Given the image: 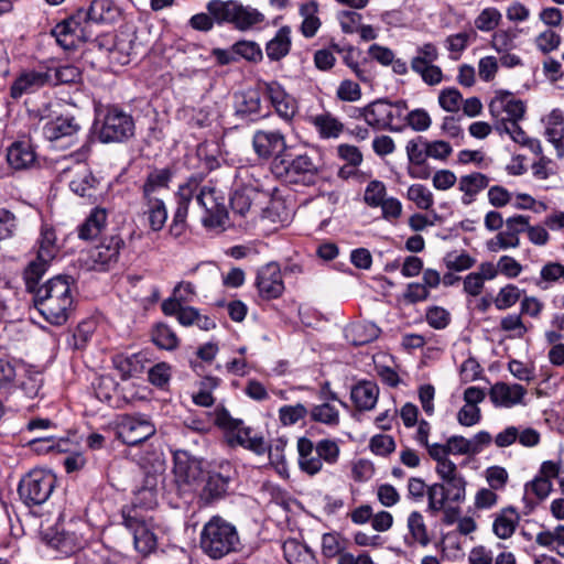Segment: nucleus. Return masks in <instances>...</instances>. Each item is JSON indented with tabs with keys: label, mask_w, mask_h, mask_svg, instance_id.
I'll list each match as a JSON object with an SVG mask.
<instances>
[{
	"label": "nucleus",
	"mask_w": 564,
	"mask_h": 564,
	"mask_svg": "<svg viewBox=\"0 0 564 564\" xmlns=\"http://www.w3.org/2000/svg\"><path fill=\"white\" fill-rule=\"evenodd\" d=\"M143 215L147 217L150 228L160 231L167 219V210L164 202L159 197H143Z\"/></svg>",
	"instance_id": "nucleus-34"
},
{
	"label": "nucleus",
	"mask_w": 564,
	"mask_h": 564,
	"mask_svg": "<svg viewBox=\"0 0 564 564\" xmlns=\"http://www.w3.org/2000/svg\"><path fill=\"white\" fill-rule=\"evenodd\" d=\"M95 395L98 400L107 403L109 406H120L117 399V381L110 376H100L93 383Z\"/></svg>",
	"instance_id": "nucleus-41"
},
{
	"label": "nucleus",
	"mask_w": 564,
	"mask_h": 564,
	"mask_svg": "<svg viewBox=\"0 0 564 564\" xmlns=\"http://www.w3.org/2000/svg\"><path fill=\"white\" fill-rule=\"evenodd\" d=\"M51 34L61 47L70 51L76 48L79 42L87 41L91 32L87 29V23H84L80 14L76 12L57 23L52 29Z\"/></svg>",
	"instance_id": "nucleus-11"
},
{
	"label": "nucleus",
	"mask_w": 564,
	"mask_h": 564,
	"mask_svg": "<svg viewBox=\"0 0 564 564\" xmlns=\"http://www.w3.org/2000/svg\"><path fill=\"white\" fill-rule=\"evenodd\" d=\"M297 454H299V467L300 469L310 475L314 476L322 471L324 462L317 455L315 451L314 442L307 437H300L297 440Z\"/></svg>",
	"instance_id": "nucleus-22"
},
{
	"label": "nucleus",
	"mask_w": 564,
	"mask_h": 564,
	"mask_svg": "<svg viewBox=\"0 0 564 564\" xmlns=\"http://www.w3.org/2000/svg\"><path fill=\"white\" fill-rule=\"evenodd\" d=\"M416 53L411 59L412 70H419L421 66L433 64L438 58L437 47L433 43H424L416 48Z\"/></svg>",
	"instance_id": "nucleus-57"
},
{
	"label": "nucleus",
	"mask_w": 564,
	"mask_h": 564,
	"mask_svg": "<svg viewBox=\"0 0 564 564\" xmlns=\"http://www.w3.org/2000/svg\"><path fill=\"white\" fill-rule=\"evenodd\" d=\"M37 256L42 259L53 260L57 254L56 234L52 227L43 225L41 228L40 238L37 239Z\"/></svg>",
	"instance_id": "nucleus-46"
},
{
	"label": "nucleus",
	"mask_w": 564,
	"mask_h": 564,
	"mask_svg": "<svg viewBox=\"0 0 564 564\" xmlns=\"http://www.w3.org/2000/svg\"><path fill=\"white\" fill-rule=\"evenodd\" d=\"M408 528L413 540L425 546L430 543L427 528L423 516L419 511H412L408 517Z\"/></svg>",
	"instance_id": "nucleus-50"
},
{
	"label": "nucleus",
	"mask_w": 564,
	"mask_h": 564,
	"mask_svg": "<svg viewBox=\"0 0 564 564\" xmlns=\"http://www.w3.org/2000/svg\"><path fill=\"white\" fill-rule=\"evenodd\" d=\"M317 455L327 465H335L338 462L340 448L336 441L324 438L314 443Z\"/></svg>",
	"instance_id": "nucleus-55"
},
{
	"label": "nucleus",
	"mask_w": 564,
	"mask_h": 564,
	"mask_svg": "<svg viewBox=\"0 0 564 564\" xmlns=\"http://www.w3.org/2000/svg\"><path fill=\"white\" fill-rule=\"evenodd\" d=\"M521 297V290L514 284H507L499 290L494 304L497 310L505 311L512 307Z\"/></svg>",
	"instance_id": "nucleus-53"
},
{
	"label": "nucleus",
	"mask_w": 564,
	"mask_h": 564,
	"mask_svg": "<svg viewBox=\"0 0 564 564\" xmlns=\"http://www.w3.org/2000/svg\"><path fill=\"white\" fill-rule=\"evenodd\" d=\"M55 485L56 477L52 471L33 469L20 480L18 494L26 507H37L48 500Z\"/></svg>",
	"instance_id": "nucleus-5"
},
{
	"label": "nucleus",
	"mask_w": 564,
	"mask_h": 564,
	"mask_svg": "<svg viewBox=\"0 0 564 564\" xmlns=\"http://www.w3.org/2000/svg\"><path fill=\"white\" fill-rule=\"evenodd\" d=\"M527 389L518 383L496 382L489 390V398L496 408L510 409L524 405Z\"/></svg>",
	"instance_id": "nucleus-19"
},
{
	"label": "nucleus",
	"mask_w": 564,
	"mask_h": 564,
	"mask_svg": "<svg viewBox=\"0 0 564 564\" xmlns=\"http://www.w3.org/2000/svg\"><path fill=\"white\" fill-rule=\"evenodd\" d=\"M236 57L243 58L250 63H259L263 58V53L258 43L249 40H241L232 44Z\"/></svg>",
	"instance_id": "nucleus-49"
},
{
	"label": "nucleus",
	"mask_w": 564,
	"mask_h": 564,
	"mask_svg": "<svg viewBox=\"0 0 564 564\" xmlns=\"http://www.w3.org/2000/svg\"><path fill=\"white\" fill-rule=\"evenodd\" d=\"M202 551L213 560H219L238 551L240 538L237 528L220 516H213L199 534Z\"/></svg>",
	"instance_id": "nucleus-3"
},
{
	"label": "nucleus",
	"mask_w": 564,
	"mask_h": 564,
	"mask_svg": "<svg viewBox=\"0 0 564 564\" xmlns=\"http://www.w3.org/2000/svg\"><path fill=\"white\" fill-rule=\"evenodd\" d=\"M107 225V210L94 208L86 220L78 227V237L83 240L97 238Z\"/></svg>",
	"instance_id": "nucleus-32"
},
{
	"label": "nucleus",
	"mask_w": 564,
	"mask_h": 564,
	"mask_svg": "<svg viewBox=\"0 0 564 564\" xmlns=\"http://www.w3.org/2000/svg\"><path fill=\"white\" fill-rule=\"evenodd\" d=\"M197 189L198 182L194 178L180 186L177 192V207L174 212L173 220L186 223L188 206Z\"/></svg>",
	"instance_id": "nucleus-44"
},
{
	"label": "nucleus",
	"mask_w": 564,
	"mask_h": 564,
	"mask_svg": "<svg viewBox=\"0 0 564 564\" xmlns=\"http://www.w3.org/2000/svg\"><path fill=\"white\" fill-rule=\"evenodd\" d=\"M122 524L132 534L135 550L149 555L158 545L152 518L142 514L138 509H122Z\"/></svg>",
	"instance_id": "nucleus-7"
},
{
	"label": "nucleus",
	"mask_w": 564,
	"mask_h": 564,
	"mask_svg": "<svg viewBox=\"0 0 564 564\" xmlns=\"http://www.w3.org/2000/svg\"><path fill=\"white\" fill-rule=\"evenodd\" d=\"M440 481L427 488L426 511L433 516L444 509L447 502L462 503L466 498V480L455 463H443L435 467Z\"/></svg>",
	"instance_id": "nucleus-2"
},
{
	"label": "nucleus",
	"mask_w": 564,
	"mask_h": 564,
	"mask_svg": "<svg viewBox=\"0 0 564 564\" xmlns=\"http://www.w3.org/2000/svg\"><path fill=\"white\" fill-rule=\"evenodd\" d=\"M152 341L161 349L173 350L178 346V338L166 324H156L151 333Z\"/></svg>",
	"instance_id": "nucleus-47"
},
{
	"label": "nucleus",
	"mask_w": 564,
	"mask_h": 564,
	"mask_svg": "<svg viewBox=\"0 0 564 564\" xmlns=\"http://www.w3.org/2000/svg\"><path fill=\"white\" fill-rule=\"evenodd\" d=\"M516 37L514 30H500L492 35L491 45L498 53L511 51L516 47Z\"/></svg>",
	"instance_id": "nucleus-64"
},
{
	"label": "nucleus",
	"mask_w": 564,
	"mask_h": 564,
	"mask_svg": "<svg viewBox=\"0 0 564 564\" xmlns=\"http://www.w3.org/2000/svg\"><path fill=\"white\" fill-rule=\"evenodd\" d=\"M194 195H196L197 204L204 209L203 225L212 229L224 228L227 220V209L223 198L216 197L215 189L210 186H203Z\"/></svg>",
	"instance_id": "nucleus-12"
},
{
	"label": "nucleus",
	"mask_w": 564,
	"mask_h": 564,
	"mask_svg": "<svg viewBox=\"0 0 564 564\" xmlns=\"http://www.w3.org/2000/svg\"><path fill=\"white\" fill-rule=\"evenodd\" d=\"M519 521L520 514L514 508H503L495 514L492 531L499 539L507 540L514 533Z\"/></svg>",
	"instance_id": "nucleus-31"
},
{
	"label": "nucleus",
	"mask_w": 564,
	"mask_h": 564,
	"mask_svg": "<svg viewBox=\"0 0 564 564\" xmlns=\"http://www.w3.org/2000/svg\"><path fill=\"white\" fill-rule=\"evenodd\" d=\"M172 171L169 167L153 169L147 176L142 186L143 197H156L155 193L161 188H167L172 178Z\"/></svg>",
	"instance_id": "nucleus-42"
},
{
	"label": "nucleus",
	"mask_w": 564,
	"mask_h": 564,
	"mask_svg": "<svg viewBox=\"0 0 564 564\" xmlns=\"http://www.w3.org/2000/svg\"><path fill=\"white\" fill-rule=\"evenodd\" d=\"M74 297L67 276H55L34 292V305L53 325H63L69 317Z\"/></svg>",
	"instance_id": "nucleus-1"
},
{
	"label": "nucleus",
	"mask_w": 564,
	"mask_h": 564,
	"mask_svg": "<svg viewBox=\"0 0 564 564\" xmlns=\"http://www.w3.org/2000/svg\"><path fill=\"white\" fill-rule=\"evenodd\" d=\"M310 120L322 139H336L344 130V124L328 112L313 116Z\"/></svg>",
	"instance_id": "nucleus-40"
},
{
	"label": "nucleus",
	"mask_w": 564,
	"mask_h": 564,
	"mask_svg": "<svg viewBox=\"0 0 564 564\" xmlns=\"http://www.w3.org/2000/svg\"><path fill=\"white\" fill-rule=\"evenodd\" d=\"M80 129L74 117L61 116L47 121L43 127V135L50 141L76 134Z\"/></svg>",
	"instance_id": "nucleus-26"
},
{
	"label": "nucleus",
	"mask_w": 564,
	"mask_h": 564,
	"mask_svg": "<svg viewBox=\"0 0 564 564\" xmlns=\"http://www.w3.org/2000/svg\"><path fill=\"white\" fill-rule=\"evenodd\" d=\"M260 196H264L257 187L247 185L240 189H236L230 198L231 208L235 213L246 216L251 209L253 200Z\"/></svg>",
	"instance_id": "nucleus-39"
},
{
	"label": "nucleus",
	"mask_w": 564,
	"mask_h": 564,
	"mask_svg": "<svg viewBox=\"0 0 564 564\" xmlns=\"http://www.w3.org/2000/svg\"><path fill=\"white\" fill-rule=\"evenodd\" d=\"M380 335V329L370 322H362L351 325L346 329V338L354 346H364L376 340Z\"/></svg>",
	"instance_id": "nucleus-37"
},
{
	"label": "nucleus",
	"mask_w": 564,
	"mask_h": 564,
	"mask_svg": "<svg viewBox=\"0 0 564 564\" xmlns=\"http://www.w3.org/2000/svg\"><path fill=\"white\" fill-rule=\"evenodd\" d=\"M405 126H409L416 132L426 131L432 124L430 115L422 108H417L408 112L405 116Z\"/></svg>",
	"instance_id": "nucleus-62"
},
{
	"label": "nucleus",
	"mask_w": 564,
	"mask_h": 564,
	"mask_svg": "<svg viewBox=\"0 0 564 564\" xmlns=\"http://www.w3.org/2000/svg\"><path fill=\"white\" fill-rule=\"evenodd\" d=\"M22 368L24 370L25 378L21 382V388L29 398H34L37 395L42 387L43 376L37 370L26 368L24 366H22Z\"/></svg>",
	"instance_id": "nucleus-59"
},
{
	"label": "nucleus",
	"mask_w": 564,
	"mask_h": 564,
	"mask_svg": "<svg viewBox=\"0 0 564 564\" xmlns=\"http://www.w3.org/2000/svg\"><path fill=\"white\" fill-rule=\"evenodd\" d=\"M489 112L496 126L520 121L525 112V105L509 91H498L489 104Z\"/></svg>",
	"instance_id": "nucleus-13"
},
{
	"label": "nucleus",
	"mask_w": 564,
	"mask_h": 564,
	"mask_svg": "<svg viewBox=\"0 0 564 564\" xmlns=\"http://www.w3.org/2000/svg\"><path fill=\"white\" fill-rule=\"evenodd\" d=\"M361 96L359 84L351 79L341 80L336 89V97L341 101L356 102Z\"/></svg>",
	"instance_id": "nucleus-61"
},
{
	"label": "nucleus",
	"mask_w": 564,
	"mask_h": 564,
	"mask_svg": "<svg viewBox=\"0 0 564 564\" xmlns=\"http://www.w3.org/2000/svg\"><path fill=\"white\" fill-rule=\"evenodd\" d=\"M134 134V121L131 115L118 109H108L101 128L99 140L104 143L123 142Z\"/></svg>",
	"instance_id": "nucleus-8"
},
{
	"label": "nucleus",
	"mask_w": 564,
	"mask_h": 564,
	"mask_svg": "<svg viewBox=\"0 0 564 564\" xmlns=\"http://www.w3.org/2000/svg\"><path fill=\"white\" fill-rule=\"evenodd\" d=\"M77 155L64 158L57 164L61 181H68L70 191L80 197H93L96 191V178L86 163L77 159Z\"/></svg>",
	"instance_id": "nucleus-6"
},
{
	"label": "nucleus",
	"mask_w": 564,
	"mask_h": 564,
	"mask_svg": "<svg viewBox=\"0 0 564 564\" xmlns=\"http://www.w3.org/2000/svg\"><path fill=\"white\" fill-rule=\"evenodd\" d=\"M291 50V30L289 26H282L275 35L267 43L265 53L270 61H280L289 54Z\"/></svg>",
	"instance_id": "nucleus-35"
},
{
	"label": "nucleus",
	"mask_w": 564,
	"mask_h": 564,
	"mask_svg": "<svg viewBox=\"0 0 564 564\" xmlns=\"http://www.w3.org/2000/svg\"><path fill=\"white\" fill-rule=\"evenodd\" d=\"M489 182L490 178L480 172L462 175L458 180V189L463 193L462 204L465 206L473 204L477 195L488 187Z\"/></svg>",
	"instance_id": "nucleus-23"
},
{
	"label": "nucleus",
	"mask_w": 564,
	"mask_h": 564,
	"mask_svg": "<svg viewBox=\"0 0 564 564\" xmlns=\"http://www.w3.org/2000/svg\"><path fill=\"white\" fill-rule=\"evenodd\" d=\"M283 552L289 564H318L313 551L295 540L286 541L283 544Z\"/></svg>",
	"instance_id": "nucleus-38"
},
{
	"label": "nucleus",
	"mask_w": 564,
	"mask_h": 564,
	"mask_svg": "<svg viewBox=\"0 0 564 564\" xmlns=\"http://www.w3.org/2000/svg\"><path fill=\"white\" fill-rule=\"evenodd\" d=\"M220 469L221 471L208 473L199 496L205 503H213L223 499L228 494L231 481L230 467L226 465L221 466Z\"/></svg>",
	"instance_id": "nucleus-20"
},
{
	"label": "nucleus",
	"mask_w": 564,
	"mask_h": 564,
	"mask_svg": "<svg viewBox=\"0 0 564 564\" xmlns=\"http://www.w3.org/2000/svg\"><path fill=\"white\" fill-rule=\"evenodd\" d=\"M408 198L420 209H430L434 204L433 193L423 184H413L408 188Z\"/></svg>",
	"instance_id": "nucleus-52"
},
{
	"label": "nucleus",
	"mask_w": 564,
	"mask_h": 564,
	"mask_svg": "<svg viewBox=\"0 0 564 564\" xmlns=\"http://www.w3.org/2000/svg\"><path fill=\"white\" fill-rule=\"evenodd\" d=\"M310 415V410L302 403L283 405L279 409V419L283 425H293Z\"/></svg>",
	"instance_id": "nucleus-58"
},
{
	"label": "nucleus",
	"mask_w": 564,
	"mask_h": 564,
	"mask_svg": "<svg viewBox=\"0 0 564 564\" xmlns=\"http://www.w3.org/2000/svg\"><path fill=\"white\" fill-rule=\"evenodd\" d=\"M252 145L259 158H274V171L281 174L280 158L286 149L284 135L279 130H258L253 134Z\"/></svg>",
	"instance_id": "nucleus-14"
},
{
	"label": "nucleus",
	"mask_w": 564,
	"mask_h": 564,
	"mask_svg": "<svg viewBox=\"0 0 564 564\" xmlns=\"http://www.w3.org/2000/svg\"><path fill=\"white\" fill-rule=\"evenodd\" d=\"M281 172L284 171L290 182L313 185L316 183L319 174V167L307 154L295 156L285 165L284 160H280Z\"/></svg>",
	"instance_id": "nucleus-17"
},
{
	"label": "nucleus",
	"mask_w": 564,
	"mask_h": 564,
	"mask_svg": "<svg viewBox=\"0 0 564 564\" xmlns=\"http://www.w3.org/2000/svg\"><path fill=\"white\" fill-rule=\"evenodd\" d=\"M45 70H32L21 74L11 86V97L18 99L25 94H32L47 85Z\"/></svg>",
	"instance_id": "nucleus-24"
},
{
	"label": "nucleus",
	"mask_w": 564,
	"mask_h": 564,
	"mask_svg": "<svg viewBox=\"0 0 564 564\" xmlns=\"http://www.w3.org/2000/svg\"><path fill=\"white\" fill-rule=\"evenodd\" d=\"M408 110V104L405 100H398L395 102H390L388 100V124L387 130L391 132H402L405 128V124H395V121L405 120V111Z\"/></svg>",
	"instance_id": "nucleus-51"
},
{
	"label": "nucleus",
	"mask_w": 564,
	"mask_h": 564,
	"mask_svg": "<svg viewBox=\"0 0 564 564\" xmlns=\"http://www.w3.org/2000/svg\"><path fill=\"white\" fill-rule=\"evenodd\" d=\"M215 422L218 426L232 432L235 434L236 442L243 447L246 446L245 441L252 436L251 429L246 427L241 420L232 419L229 412L225 409L216 413Z\"/></svg>",
	"instance_id": "nucleus-36"
},
{
	"label": "nucleus",
	"mask_w": 564,
	"mask_h": 564,
	"mask_svg": "<svg viewBox=\"0 0 564 564\" xmlns=\"http://www.w3.org/2000/svg\"><path fill=\"white\" fill-rule=\"evenodd\" d=\"M7 161L13 170H25L35 162V152L29 141H15L7 150Z\"/></svg>",
	"instance_id": "nucleus-25"
},
{
	"label": "nucleus",
	"mask_w": 564,
	"mask_h": 564,
	"mask_svg": "<svg viewBox=\"0 0 564 564\" xmlns=\"http://www.w3.org/2000/svg\"><path fill=\"white\" fill-rule=\"evenodd\" d=\"M89 30L90 23L105 24L113 22L119 15L118 7L111 0H94L87 10H78Z\"/></svg>",
	"instance_id": "nucleus-21"
},
{
	"label": "nucleus",
	"mask_w": 564,
	"mask_h": 564,
	"mask_svg": "<svg viewBox=\"0 0 564 564\" xmlns=\"http://www.w3.org/2000/svg\"><path fill=\"white\" fill-rule=\"evenodd\" d=\"M51 260L42 259L36 256V259L31 261L24 270L25 286L29 292L34 293L37 290V283L46 272Z\"/></svg>",
	"instance_id": "nucleus-45"
},
{
	"label": "nucleus",
	"mask_w": 564,
	"mask_h": 564,
	"mask_svg": "<svg viewBox=\"0 0 564 564\" xmlns=\"http://www.w3.org/2000/svg\"><path fill=\"white\" fill-rule=\"evenodd\" d=\"M256 286L260 296L265 300L280 297L284 291L280 265L275 262H270L259 269Z\"/></svg>",
	"instance_id": "nucleus-18"
},
{
	"label": "nucleus",
	"mask_w": 564,
	"mask_h": 564,
	"mask_svg": "<svg viewBox=\"0 0 564 564\" xmlns=\"http://www.w3.org/2000/svg\"><path fill=\"white\" fill-rule=\"evenodd\" d=\"M156 432L147 415H122L117 423V436L129 446L138 445Z\"/></svg>",
	"instance_id": "nucleus-10"
},
{
	"label": "nucleus",
	"mask_w": 564,
	"mask_h": 564,
	"mask_svg": "<svg viewBox=\"0 0 564 564\" xmlns=\"http://www.w3.org/2000/svg\"><path fill=\"white\" fill-rule=\"evenodd\" d=\"M116 369L122 378H131L141 375L145 369L148 359L145 354L137 352L131 355H118L113 359Z\"/></svg>",
	"instance_id": "nucleus-33"
},
{
	"label": "nucleus",
	"mask_w": 564,
	"mask_h": 564,
	"mask_svg": "<svg viewBox=\"0 0 564 564\" xmlns=\"http://www.w3.org/2000/svg\"><path fill=\"white\" fill-rule=\"evenodd\" d=\"M388 100L377 99L362 108H357L359 116H364V120L373 129L387 130L388 122Z\"/></svg>",
	"instance_id": "nucleus-30"
},
{
	"label": "nucleus",
	"mask_w": 564,
	"mask_h": 564,
	"mask_svg": "<svg viewBox=\"0 0 564 564\" xmlns=\"http://www.w3.org/2000/svg\"><path fill=\"white\" fill-rule=\"evenodd\" d=\"M387 189L382 182L371 181L364 194L365 203L370 207H379L386 199Z\"/></svg>",
	"instance_id": "nucleus-63"
},
{
	"label": "nucleus",
	"mask_w": 564,
	"mask_h": 564,
	"mask_svg": "<svg viewBox=\"0 0 564 564\" xmlns=\"http://www.w3.org/2000/svg\"><path fill=\"white\" fill-rule=\"evenodd\" d=\"M45 72L50 85L75 84L82 78L80 69L70 64L50 67Z\"/></svg>",
	"instance_id": "nucleus-43"
},
{
	"label": "nucleus",
	"mask_w": 564,
	"mask_h": 564,
	"mask_svg": "<svg viewBox=\"0 0 564 564\" xmlns=\"http://www.w3.org/2000/svg\"><path fill=\"white\" fill-rule=\"evenodd\" d=\"M475 262L476 260L466 252L452 251L444 257L446 268L454 271L468 270Z\"/></svg>",
	"instance_id": "nucleus-60"
},
{
	"label": "nucleus",
	"mask_w": 564,
	"mask_h": 564,
	"mask_svg": "<svg viewBox=\"0 0 564 564\" xmlns=\"http://www.w3.org/2000/svg\"><path fill=\"white\" fill-rule=\"evenodd\" d=\"M530 217L524 215H516L506 220V229L497 234L494 239L487 242V248L491 252L518 248L520 246L519 235L528 228Z\"/></svg>",
	"instance_id": "nucleus-16"
},
{
	"label": "nucleus",
	"mask_w": 564,
	"mask_h": 564,
	"mask_svg": "<svg viewBox=\"0 0 564 564\" xmlns=\"http://www.w3.org/2000/svg\"><path fill=\"white\" fill-rule=\"evenodd\" d=\"M319 4L317 1H306L299 6V14L302 18L300 31L306 39L314 37L322 26L318 17Z\"/></svg>",
	"instance_id": "nucleus-28"
},
{
	"label": "nucleus",
	"mask_w": 564,
	"mask_h": 564,
	"mask_svg": "<svg viewBox=\"0 0 564 564\" xmlns=\"http://www.w3.org/2000/svg\"><path fill=\"white\" fill-rule=\"evenodd\" d=\"M405 151L411 164L423 165L427 159V140L417 135L406 142Z\"/></svg>",
	"instance_id": "nucleus-48"
},
{
	"label": "nucleus",
	"mask_w": 564,
	"mask_h": 564,
	"mask_svg": "<svg viewBox=\"0 0 564 564\" xmlns=\"http://www.w3.org/2000/svg\"><path fill=\"white\" fill-rule=\"evenodd\" d=\"M502 15L500 11L494 7L485 8L475 19V26L482 32H490L495 30Z\"/></svg>",
	"instance_id": "nucleus-56"
},
{
	"label": "nucleus",
	"mask_w": 564,
	"mask_h": 564,
	"mask_svg": "<svg viewBox=\"0 0 564 564\" xmlns=\"http://www.w3.org/2000/svg\"><path fill=\"white\" fill-rule=\"evenodd\" d=\"M319 400L321 403L314 404L310 409L311 421L330 429L337 427L340 423L339 406L347 408V404L338 398L337 393L330 390L328 382L323 386Z\"/></svg>",
	"instance_id": "nucleus-9"
},
{
	"label": "nucleus",
	"mask_w": 564,
	"mask_h": 564,
	"mask_svg": "<svg viewBox=\"0 0 564 564\" xmlns=\"http://www.w3.org/2000/svg\"><path fill=\"white\" fill-rule=\"evenodd\" d=\"M379 395V388L372 381H361L352 387L350 398L359 411H369L375 408Z\"/></svg>",
	"instance_id": "nucleus-29"
},
{
	"label": "nucleus",
	"mask_w": 564,
	"mask_h": 564,
	"mask_svg": "<svg viewBox=\"0 0 564 564\" xmlns=\"http://www.w3.org/2000/svg\"><path fill=\"white\" fill-rule=\"evenodd\" d=\"M132 42L123 36H116L109 48V57L113 63L126 65L130 61Z\"/></svg>",
	"instance_id": "nucleus-54"
},
{
	"label": "nucleus",
	"mask_w": 564,
	"mask_h": 564,
	"mask_svg": "<svg viewBox=\"0 0 564 564\" xmlns=\"http://www.w3.org/2000/svg\"><path fill=\"white\" fill-rule=\"evenodd\" d=\"M124 241L119 235L105 237L97 246L89 250L91 268L98 271L110 270L119 260L120 250Z\"/></svg>",
	"instance_id": "nucleus-15"
},
{
	"label": "nucleus",
	"mask_w": 564,
	"mask_h": 564,
	"mask_svg": "<svg viewBox=\"0 0 564 564\" xmlns=\"http://www.w3.org/2000/svg\"><path fill=\"white\" fill-rule=\"evenodd\" d=\"M206 10L215 18L217 25H231L241 32L253 30L265 20L257 8L239 0H210Z\"/></svg>",
	"instance_id": "nucleus-4"
},
{
	"label": "nucleus",
	"mask_w": 564,
	"mask_h": 564,
	"mask_svg": "<svg viewBox=\"0 0 564 564\" xmlns=\"http://www.w3.org/2000/svg\"><path fill=\"white\" fill-rule=\"evenodd\" d=\"M174 474L178 481L192 485L200 477L202 469L195 458L182 452L177 453L174 457Z\"/></svg>",
	"instance_id": "nucleus-27"
}]
</instances>
